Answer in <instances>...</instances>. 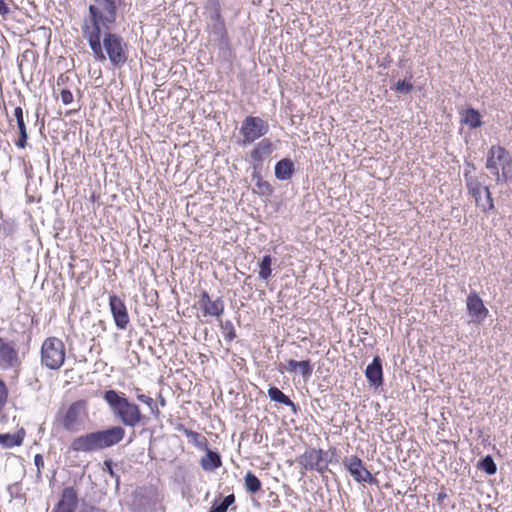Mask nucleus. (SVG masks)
Listing matches in <instances>:
<instances>
[{
    "instance_id": "cd10ccee",
    "label": "nucleus",
    "mask_w": 512,
    "mask_h": 512,
    "mask_svg": "<svg viewBox=\"0 0 512 512\" xmlns=\"http://www.w3.org/2000/svg\"><path fill=\"white\" fill-rule=\"evenodd\" d=\"M245 488L248 492L255 494L261 490V481L251 471H248L244 477Z\"/></svg>"
},
{
    "instance_id": "72a5a7b5",
    "label": "nucleus",
    "mask_w": 512,
    "mask_h": 512,
    "mask_svg": "<svg viewBox=\"0 0 512 512\" xmlns=\"http://www.w3.org/2000/svg\"><path fill=\"white\" fill-rule=\"evenodd\" d=\"M413 89V85L405 80H399L395 85V90L400 93H409Z\"/></svg>"
},
{
    "instance_id": "f03ea898",
    "label": "nucleus",
    "mask_w": 512,
    "mask_h": 512,
    "mask_svg": "<svg viewBox=\"0 0 512 512\" xmlns=\"http://www.w3.org/2000/svg\"><path fill=\"white\" fill-rule=\"evenodd\" d=\"M125 436V430L121 426H112L105 430L86 433L75 437L70 450L76 453H90L104 450L120 443Z\"/></svg>"
},
{
    "instance_id": "f704fd0d",
    "label": "nucleus",
    "mask_w": 512,
    "mask_h": 512,
    "mask_svg": "<svg viewBox=\"0 0 512 512\" xmlns=\"http://www.w3.org/2000/svg\"><path fill=\"white\" fill-rule=\"evenodd\" d=\"M14 4L13 0H0V15L6 19L10 13V6Z\"/></svg>"
},
{
    "instance_id": "ddd939ff",
    "label": "nucleus",
    "mask_w": 512,
    "mask_h": 512,
    "mask_svg": "<svg viewBox=\"0 0 512 512\" xmlns=\"http://www.w3.org/2000/svg\"><path fill=\"white\" fill-rule=\"evenodd\" d=\"M109 308L116 327L120 330L127 329L130 323V316L124 300L115 294L110 295Z\"/></svg>"
},
{
    "instance_id": "4468645a",
    "label": "nucleus",
    "mask_w": 512,
    "mask_h": 512,
    "mask_svg": "<svg viewBox=\"0 0 512 512\" xmlns=\"http://www.w3.org/2000/svg\"><path fill=\"white\" fill-rule=\"evenodd\" d=\"M77 505V491L74 487H65L52 512H75Z\"/></svg>"
},
{
    "instance_id": "0eeeda50",
    "label": "nucleus",
    "mask_w": 512,
    "mask_h": 512,
    "mask_svg": "<svg viewBox=\"0 0 512 512\" xmlns=\"http://www.w3.org/2000/svg\"><path fill=\"white\" fill-rule=\"evenodd\" d=\"M512 166L510 153L500 145H493L487 153L486 168L496 177L497 181H506Z\"/></svg>"
},
{
    "instance_id": "4c0bfd02",
    "label": "nucleus",
    "mask_w": 512,
    "mask_h": 512,
    "mask_svg": "<svg viewBox=\"0 0 512 512\" xmlns=\"http://www.w3.org/2000/svg\"><path fill=\"white\" fill-rule=\"evenodd\" d=\"M104 465H105V467H106L107 472H108L112 477H118V476L115 474L114 470H113V464H112V461H111V460H106V461L104 462Z\"/></svg>"
},
{
    "instance_id": "e433bc0d",
    "label": "nucleus",
    "mask_w": 512,
    "mask_h": 512,
    "mask_svg": "<svg viewBox=\"0 0 512 512\" xmlns=\"http://www.w3.org/2000/svg\"><path fill=\"white\" fill-rule=\"evenodd\" d=\"M34 464L37 468V475L40 476L42 473V469L44 468V459L41 454H36L34 456Z\"/></svg>"
},
{
    "instance_id": "6ab92c4d",
    "label": "nucleus",
    "mask_w": 512,
    "mask_h": 512,
    "mask_svg": "<svg viewBox=\"0 0 512 512\" xmlns=\"http://www.w3.org/2000/svg\"><path fill=\"white\" fill-rule=\"evenodd\" d=\"M14 117L16 119L17 128L19 130V137L15 142V145L20 149H24L27 146L28 133L24 121L23 109L20 106L14 109Z\"/></svg>"
},
{
    "instance_id": "2f4dec72",
    "label": "nucleus",
    "mask_w": 512,
    "mask_h": 512,
    "mask_svg": "<svg viewBox=\"0 0 512 512\" xmlns=\"http://www.w3.org/2000/svg\"><path fill=\"white\" fill-rule=\"evenodd\" d=\"M479 468L484 470L487 474L493 475L497 471L496 464L491 456L484 457L480 463Z\"/></svg>"
},
{
    "instance_id": "9d476101",
    "label": "nucleus",
    "mask_w": 512,
    "mask_h": 512,
    "mask_svg": "<svg viewBox=\"0 0 512 512\" xmlns=\"http://www.w3.org/2000/svg\"><path fill=\"white\" fill-rule=\"evenodd\" d=\"M200 310L198 318L216 317L219 318L224 313V303L221 298L212 300L207 291L203 290L195 305Z\"/></svg>"
},
{
    "instance_id": "ea45409f",
    "label": "nucleus",
    "mask_w": 512,
    "mask_h": 512,
    "mask_svg": "<svg viewBox=\"0 0 512 512\" xmlns=\"http://www.w3.org/2000/svg\"><path fill=\"white\" fill-rule=\"evenodd\" d=\"M133 392H134L137 400H138V396H144V393L140 387H134Z\"/></svg>"
},
{
    "instance_id": "bb28decb",
    "label": "nucleus",
    "mask_w": 512,
    "mask_h": 512,
    "mask_svg": "<svg viewBox=\"0 0 512 512\" xmlns=\"http://www.w3.org/2000/svg\"><path fill=\"white\" fill-rule=\"evenodd\" d=\"M268 396L272 401L281 403L288 407L295 408L294 402L286 396L279 388L273 386L268 389Z\"/></svg>"
},
{
    "instance_id": "7c9ffc66",
    "label": "nucleus",
    "mask_w": 512,
    "mask_h": 512,
    "mask_svg": "<svg viewBox=\"0 0 512 512\" xmlns=\"http://www.w3.org/2000/svg\"><path fill=\"white\" fill-rule=\"evenodd\" d=\"M138 401L147 405L154 417L160 416V410L152 397L144 394V396H138Z\"/></svg>"
},
{
    "instance_id": "412c9836",
    "label": "nucleus",
    "mask_w": 512,
    "mask_h": 512,
    "mask_svg": "<svg viewBox=\"0 0 512 512\" xmlns=\"http://www.w3.org/2000/svg\"><path fill=\"white\" fill-rule=\"evenodd\" d=\"M25 436L26 431L24 428L18 429L17 432L14 434H0V445L5 449L21 446L23 444Z\"/></svg>"
},
{
    "instance_id": "2eb2a0df",
    "label": "nucleus",
    "mask_w": 512,
    "mask_h": 512,
    "mask_svg": "<svg viewBox=\"0 0 512 512\" xmlns=\"http://www.w3.org/2000/svg\"><path fill=\"white\" fill-rule=\"evenodd\" d=\"M466 304L468 313L475 321L482 322L488 316V309L475 291L469 293Z\"/></svg>"
},
{
    "instance_id": "423d86ee",
    "label": "nucleus",
    "mask_w": 512,
    "mask_h": 512,
    "mask_svg": "<svg viewBox=\"0 0 512 512\" xmlns=\"http://www.w3.org/2000/svg\"><path fill=\"white\" fill-rule=\"evenodd\" d=\"M66 359L64 342L55 336L47 337L40 349L41 365L50 370H59Z\"/></svg>"
},
{
    "instance_id": "b1692460",
    "label": "nucleus",
    "mask_w": 512,
    "mask_h": 512,
    "mask_svg": "<svg viewBox=\"0 0 512 512\" xmlns=\"http://www.w3.org/2000/svg\"><path fill=\"white\" fill-rule=\"evenodd\" d=\"M206 454L201 458L200 465L205 471H214L222 466V460L219 453L212 451L207 447Z\"/></svg>"
},
{
    "instance_id": "9b49d317",
    "label": "nucleus",
    "mask_w": 512,
    "mask_h": 512,
    "mask_svg": "<svg viewBox=\"0 0 512 512\" xmlns=\"http://www.w3.org/2000/svg\"><path fill=\"white\" fill-rule=\"evenodd\" d=\"M297 463L304 471H317L324 473L327 465L324 462V451L322 449L308 448L297 458Z\"/></svg>"
},
{
    "instance_id": "39448f33",
    "label": "nucleus",
    "mask_w": 512,
    "mask_h": 512,
    "mask_svg": "<svg viewBox=\"0 0 512 512\" xmlns=\"http://www.w3.org/2000/svg\"><path fill=\"white\" fill-rule=\"evenodd\" d=\"M87 417V401L77 400L57 413L55 424L65 431L77 432Z\"/></svg>"
},
{
    "instance_id": "20e7f679",
    "label": "nucleus",
    "mask_w": 512,
    "mask_h": 512,
    "mask_svg": "<svg viewBox=\"0 0 512 512\" xmlns=\"http://www.w3.org/2000/svg\"><path fill=\"white\" fill-rule=\"evenodd\" d=\"M476 168L473 164H467L464 171V179L469 194L474 198L476 206L483 212L488 213L494 209V202L491 192L484 186L479 177L474 174Z\"/></svg>"
},
{
    "instance_id": "58836bf2",
    "label": "nucleus",
    "mask_w": 512,
    "mask_h": 512,
    "mask_svg": "<svg viewBox=\"0 0 512 512\" xmlns=\"http://www.w3.org/2000/svg\"><path fill=\"white\" fill-rule=\"evenodd\" d=\"M448 497L447 493L444 491V489H442L438 494H437V497H436V501L438 504H443L444 500Z\"/></svg>"
},
{
    "instance_id": "37998d69",
    "label": "nucleus",
    "mask_w": 512,
    "mask_h": 512,
    "mask_svg": "<svg viewBox=\"0 0 512 512\" xmlns=\"http://www.w3.org/2000/svg\"><path fill=\"white\" fill-rule=\"evenodd\" d=\"M62 78H63V75H61L60 77H58V80H57V83H58V84L60 83V81L62 80Z\"/></svg>"
},
{
    "instance_id": "6e6552de",
    "label": "nucleus",
    "mask_w": 512,
    "mask_h": 512,
    "mask_svg": "<svg viewBox=\"0 0 512 512\" xmlns=\"http://www.w3.org/2000/svg\"><path fill=\"white\" fill-rule=\"evenodd\" d=\"M104 32L103 45L106 54L105 57L117 67L124 65L127 61V44L123 41L122 37L115 33Z\"/></svg>"
},
{
    "instance_id": "f3484780",
    "label": "nucleus",
    "mask_w": 512,
    "mask_h": 512,
    "mask_svg": "<svg viewBox=\"0 0 512 512\" xmlns=\"http://www.w3.org/2000/svg\"><path fill=\"white\" fill-rule=\"evenodd\" d=\"M0 361L7 367H13L18 362V353L12 342L0 338Z\"/></svg>"
},
{
    "instance_id": "4be33fe9",
    "label": "nucleus",
    "mask_w": 512,
    "mask_h": 512,
    "mask_svg": "<svg viewBox=\"0 0 512 512\" xmlns=\"http://www.w3.org/2000/svg\"><path fill=\"white\" fill-rule=\"evenodd\" d=\"M294 172V163L289 158H283L275 165V177L279 180H289Z\"/></svg>"
},
{
    "instance_id": "a19ab883",
    "label": "nucleus",
    "mask_w": 512,
    "mask_h": 512,
    "mask_svg": "<svg viewBox=\"0 0 512 512\" xmlns=\"http://www.w3.org/2000/svg\"><path fill=\"white\" fill-rule=\"evenodd\" d=\"M235 337V332L234 330L232 329L229 334L227 335V338H229L230 340H232L233 338Z\"/></svg>"
},
{
    "instance_id": "f8f14e48",
    "label": "nucleus",
    "mask_w": 512,
    "mask_h": 512,
    "mask_svg": "<svg viewBox=\"0 0 512 512\" xmlns=\"http://www.w3.org/2000/svg\"><path fill=\"white\" fill-rule=\"evenodd\" d=\"M343 465L348 470L350 475L356 482L362 483H376L377 480L373 477L371 472L366 468L363 461L356 455L345 457Z\"/></svg>"
},
{
    "instance_id": "dca6fc26",
    "label": "nucleus",
    "mask_w": 512,
    "mask_h": 512,
    "mask_svg": "<svg viewBox=\"0 0 512 512\" xmlns=\"http://www.w3.org/2000/svg\"><path fill=\"white\" fill-rule=\"evenodd\" d=\"M274 151V145L269 138L258 142L250 152V158L254 163L261 164Z\"/></svg>"
},
{
    "instance_id": "a211bd4d",
    "label": "nucleus",
    "mask_w": 512,
    "mask_h": 512,
    "mask_svg": "<svg viewBox=\"0 0 512 512\" xmlns=\"http://www.w3.org/2000/svg\"><path fill=\"white\" fill-rule=\"evenodd\" d=\"M365 376L368 381L375 386H380L383 383V371H382V363L379 356H375L366 370Z\"/></svg>"
},
{
    "instance_id": "473e14b6",
    "label": "nucleus",
    "mask_w": 512,
    "mask_h": 512,
    "mask_svg": "<svg viewBox=\"0 0 512 512\" xmlns=\"http://www.w3.org/2000/svg\"><path fill=\"white\" fill-rule=\"evenodd\" d=\"M9 397V390L5 382L0 379V413L4 410Z\"/></svg>"
},
{
    "instance_id": "1a4fd4ad",
    "label": "nucleus",
    "mask_w": 512,
    "mask_h": 512,
    "mask_svg": "<svg viewBox=\"0 0 512 512\" xmlns=\"http://www.w3.org/2000/svg\"><path fill=\"white\" fill-rule=\"evenodd\" d=\"M269 131V125L262 118L247 116L241 125L240 134L243 144H251Z\"/></svg>"
},
{
    "instance_id": "c85d7f7f",
    "label": "nucleus",
    "mask_w": 512,
    "mask_h": 512,
    "mask_svg": "<svg viewBox=\"0 0 512 512\" xmlns=\"http://www.w3.org/2000/svg\"><path fill=\"white\" fill-rule=\"evenodd\" d=\"M234 502V494H229L221 502L215 500L208 512H227L228 507L231 506Z\"/></svg>"
},
{
    "instance_id": "7ed1b4c3",
    "label": "nucleus",
    "mask_w": 512,
    "mask_h": 512,
    "mask_svg": "<svg viewBox=\"0 0 512 512\" xmlns=\"http://www.w3.org/2000/svg\"><path fill=\"white\" fill-rule=\"evenodd\" d=\"M103 398L113 414L125 426L135 427L142 421L143 415L139 405L131 402L125 394L116 390H107L104 392Z\"/></svg>"
},
{
    "instance_id": "c756f323",
    "label": "nucleus",
    "mask_w": 512,
    "mask_h": 512,
    "mask_svg": "<svg viewBox=\"0 0 512 512\" xmlns=\"http://www.w3.org/2000/svg\"><path fill=\"white\" fill-rule=\"evenodd\" d=\"M272 257L270 255L263 256L260 265H259V278L263 280H267L271 277L272 274Z\"/></svg>"
},
{
    "instance_id": "79ce46f5",
    "label": "nucleus",
    "mask_w": 512,
    "mask_h": 512,
    "mask_svg": "<svg viewBox=\"0 0 512 512\" xmlns=\"http://www.w3.org/2000/svg\"><path fill=\"white\" fill-rule=\"evenodd\" d=\"M160 403H161V405H162V406H164V405H165V400H164V398H162V397H161V399H160Z\"/></svg>"
},
{
    "instance_id": "c9c22d12",
    "label": "nucleus",
    "mask_w": 512,
    "mask_h": 512,
    "mask_svg": "<svg viewBox=\"0 0 512 512\" xmlns=\"http://www.w3.org/2000/svg\"><path fill=\"white\" fill-rule=\"evenodd\" d=\"M60 98L64 105H68L73 102V94L68 89H62L60 91Z\"/></svg>"
},
{
    "instance_id": "f257e3e1",
    "label": "nucleus",
    "mask_w": 512,
    "mask_h": 512,
    "mask_svg": "<svg viewBox=\"0 0 512 512\" xmlns=\"http://www.w3.org/2000/svg\"><path fill=\"white\" fill-rule=\"evenodd\" d=\"M89 14L82 25L83 37L88 41L95 60L104 62L106 57L101 46L103 31L109 30L116 22L117 8L120 0H93Z\"/></svg>"
},
{
    "instance_id": "c03bdc74",
    "label": "nucleus",
    "mask_w": 512,
    "mask_h": 512,
    "mask_svg": "<svg viewBox=\"0 0 512 512\" xmlns=\"http://www.w3.org/2000/svg\"><path fill=\"white\" fill-rule=\"evenodd\" d=\"M22 67H23V62H22V61H20V63H19V68H20V69H22Z\"/></svg>"
},
{
    "instance_id": "aec40b11",
    "label": "nucleus",
    "mask_w": 512,
    "mask_h": 512,
    "mask_svg": "<svg viewBox=\"0 0 512 512\" xmlns=\"http://www.w3.org/2000/svg\"><path fill=\"white\" fill-rule=\"evenodd\" d=\"M285 369L290 373L299 372L304 379L310 378L313 373V367L310 360L296 361L290 359L287 361Z\"/></svg>"
},
{
    "instance_id": "5701e85b",
    "label": "nucleus",
    "mask_w": 512,
    "mask_h": 512,
    "mask_svg": "<svg viewBox=\"0 0 512 512\" xmlns=\"http://www.w3.org/2000/svg\"><path fill=\"white\" fill-rule=\"evenodd\" d=\"M252 180L254 181L253 192L262 197H270L274 192L273 186L266 180L263 179L260 173L254 172L252 174Z\"/></svg>"
},
{
    "instance_id": "393cba45",
    "label": "nucleus",
    "mask_w": 512,
    "mask_h": 512,
    "mask_svg": "<svg viewBox=\"0 0 512 512\" xmlns=\"http://www.w3.org/2000/svg\"><path fill=\"white\" fill-rule=\"evenodd\" d=\"M461 123L476 129L482 125L481 114L474 108H467L460 112Z\"/></svg>"
},
{
    "instance_id": "a878e982",
    "label": "nucleus",
    "mask_w": 512,
    "mask_h": 512,
    "mask_svg": "<svg viewBox=\"0 0 512 512\" xmlns=\"http://www.w3.org/2000/svg\"><path fill=\"white\" fill-rule=\"evenodd\" d=\"M179 430L182 431L189 442L198 449L207 450V447H209V442L204 435L185 427H180Z\"/></svg>"
}]
</instances>
